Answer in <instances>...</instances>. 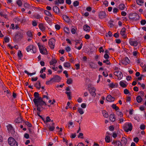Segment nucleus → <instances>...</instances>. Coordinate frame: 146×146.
<instances>
[{"label": "nucleus", "mask_w": 146, "mask_h": 146, "mask_svg": "<svg viewBox=\"0 0 146 146\" xmlns=\"http://www.w3.org/2000/svg\"><path fill=\"white\" fill-rule=\"evenodd\" d=\"M129 17L130 19L132 20L133 21H134L139 20V16L136 13H131L129 14Z\"/></svg>", "instance_id": "nucleus-3"}, {"label": "nucleus", "mask_w": 146, "mask_h": 146, "mask_svg": "<svg viewBox=\"0 0 146 146\" xmlns=\"http://www.w3.org/2000/svg\"><path fill=\"white\" fill-rule=\"evenodd\" d=\"M106 13L105 12L102 11L100 12L99 13V17L101 19H103L106 17Z\"/></svg>", "instance_id": "nucleus-14"}, {"label": "nucleus", "mask_w": 146, "mask_h": 146, "mask_svg": "<svg viewBox=\"0 0 146 146\" xmlns=\"http://www.w3.org/2000/svg\"><path fill=\"white\" fill-rule=\"evenodd\" d=\"M25 123L29 127H31L32 126V124L30 123H29V122L28 121H26L25 122Z\"/></svg>", "instance_id": "nucleus-63"}, {"label": "nucleus", "mask_w": 146, "mask_h": 146, "mask_svg": "<svg viewBox=\"0 0 146 146\" xmlns=\"http://www.w3.org/2000/svg\"><path fill=\"white\" fill-rule=\"evenodd\" d=\"M74 41L75 42V48L79 50H80L83 46L82 43L81 42V40L76 39Z\"/></svg>", "instance_id": "nucleus-5"}, {"label": "nucleus", "mask_w": 146, "mask_h": 146, "mask_svg": "<svg viewBox=\"0 0 146 146\" xmlns=\"http://www.w3.org/2000/svg\"><path fill=\"white\" fill-rule=\"evenodd\" d=\"M55 27L56 29L57 30L60 29V26L58 24L56 25H55Z\"/></svg>", "instance_id": "nucleus-64"}, {"label": "nucleus", "mask_w": 146, "mask_h": 146, "mask_svg": "<svg viewBox=\"0 0 146 146\" xmlns=\"http://www.w3.org/2000/svg\"><path fill=\"white\" fill-rule=\"evenodd\" d=\"M105 141L107 143H109L111 141V137L109 135H106L105 138Z\"/></svg>", "instance_id": "nucleus-26"}, {"label": "nucleus", "mask_w": 146, "mask_h": 146, "mask_svg": "<svg viewBox=\"0 0 146 146\" xmlns=\"http://www.w3.org/2000/svg\"><path fill=\"white\" fill-rule=\"evenodd\" d=\"M24 6L25 8L28 9L30 8L31 6L30 5L27 3H25L24 4Z\"/></svg>", "instance_id": "nucleus-50"}, {"label": "nucleus", "mask_w": 146, "mask_h": 146, "mask_svg": "<svg viewBox=\"0 0 146 146\" xmlns=\"http://www.w3.org/2000/svg\"><path fill=\"white\" fill-rule=\"evenodd\" d=\"M34 96L35 98L33 100V102L35 104H36L37 102H43V101L42 99V98L39 97V94L37 92H35L34 93Z\"/></svg>", "instance_id": "nucleus-2"}, {"label": "nucleus", "mask_w": 146, "mask_h": 146, "mask_svg": "<svg viewBox=\"0 0 146 146\" xmlns=\"http://www.w3.org/2000/svg\"><path fill=\"white\" fill-rule=\"evenodd\" d=\"M55 44V40L53 38H51L49 40L48 45L52 49H53Z\"/></svg>", "instance_id": "nucleus-8"}, {"label": "nucleus", "mask_w": 146, "mask_h": 146, "mask_svg": "<svg viewBox=\"0 0 146 146\" xmlns=\"http://www.w3.org/2000/svg\"><path fill=\"white\" fill-rule=\"evenodd\" d=\"M116 114L120 117H122L123 115L122 113L119 111H117L116 112Z\"/></svg>", "instance_id": "nucleus-46"}, {"label": "nucleus", "mask_w": 146, "mask_h": 146, "mask_svg": "<svg viewBox=\"0 0 146 146\" xmlns=\"http://www.w3.org/2000/svg\"><path fill=\"white\" fill-rule=\"evenodd\" d=\"M26 21L24 17H22L20 19V21L21 23H23L24 22Z\"/></svg>", "instance_id": "nucleus-62"}, {"label": "nucleus", "mask_w": 146, "mask_h": 146, "mask_svg": "<svg viewBox=\"0 0 146 146\" xmlns=\"http://www.w3.org/2000/svg\"><path fill=\"white\" fill-rule=\"evenodd\" d=\"M27 36L29 37L32 38L33 37L32 33L30 31L27 32Z\"/></svg>", "instance_id": "nucleus-48"}, {"label": "nucleus", "mask_w": 146, "mask_h": 146, "mask_svg": "<svg viewBox=\"0 0 146 146\" xmlns=\"http://www.w3.org/2000/svg\"><path fill=\"white\" fill-rule=\"evenodd\" d=\"M46 69V68L45 67H44L43 68H42L40 72V74H42L45 71V70Z\"/></svg>", "instance_id": "nucleus-60"}, {"label": "nucleus", "mask_w": 146, "mask_h": 146, "mask_svg": "<svg viewBox=\"0 0 146 146\" xmlns=\"http://www.w3.org/2000/svg\"><path fill=\"white\" fill-rule=\"evenodd\" d=\"M17 55L19 58H21L23 57V55L20 50H19L17 53Z\"/></svg>", "instance_id": "nucleus-41"}, {"label": "nucleus", "mask_w": 146, "mask_h": 146, "mask_svg": "<svg viewBox=\"0 0 146 146\" xmlns=\"http://www.w3.org/2000/svg\"><path fill=\"white\" fill-rule=\"evenodd\" d=\"M115 98L112 97L111 95H108L106 98V100L108 102H113L114 101Z\"/></svg>", "instance_id": "nucleus-13"}, {"label": "nucleus", "mask_w": 146, "mask_h": 146, "mask_svg": "<svg viewBox=\"0 0 146 146\" xmlns=\"http://www.w3.org/2000/svg\"><path fill=\"white\" fill-rule=\"evenodd\" d=\"M129 43L131 46H136L138 44L136 41L131 39H130L129 40Z\"/></svg>", "instance_id": "nucleus-12"}, {"label": "nucleus", "mask_w": 146, "mask_h": 146, "mask_svg": "<svg viewBox=\"0 0 146 146\" xmlns=\"http://www.w3.org/2000/svg\"><path fill=\"white\" fill-rule=\"evenodd\" d=\"M35 18L37 19H39L42 17V16L38 14L35 16Z\"/></svg>", "instance_id": "nucleus-55"}, {"label": "nucleus", "mask_w": 146, "mask_h": 146, "mask_svg": "<svg viewBox=\"0 0 146 146\" xmlns=\"http://www.w3.org/2000/svg\"><path fill=\"white\" fill-rule=\"evenodd\" d=\"M9 42V38L8 36H6L4 37V41L3 43L5 44V43H7Z\"/></svg>", "instance_id": "nucleus-42"}, {"label": "nucleus", "mask_w": 146, "mask_h": 146, "mask_svg": "<svg viewBox=\"0 0 146 146\" xmlns=\"http://www.w3.org/2000/svg\"><path fill=\"white\" fill-rule=\"evenodd\" d=\"M104 63H106L107 65H110L111 63L109 61V60L108 59H106L105 60H104L103 61Z\"/></svg>", "instance_id": "nucleus-47"}, {"label": "nucleus", "mask_w": 146, "mask_h": 146, "mask_svg": "<svg viewBox=\"0 0 146 146\" xmlns=\"http://www.w3.org/2000/svg\"><path fill=\"white\" fill-rule=\"evenodd\" d=\"M123 76L122 73L121 72H119L118 74L117 75V76L118 77V80H119L121 79L123 77Z\"/></svg>", "instance_id": "nucleus-34"}, {"label": "nucleus", "mask_w": 146, "mask_h": 146, "mask_svg": "<svg viewBox=\"0 0 146 146\" xmlns=\"http://www.w3.org/2000/svg\"><path fill=\"white\" fill-rule=\"evenodd\" d=\"M31 50H32V51H33V53H36V47L35 46H34L33 45V47H32V48Z\"/></svg>", "instance_id": "nucleus-53"}, {"label": "nucleus", "mask_w": 146, "mask_h": 146, "mask_svg": "<svg viewBox=\"0 0 146 146\" xmlns=\"http://www.w3.org/2000/svg\"><path fill=\"white\" fill-rule=\"evenodd\" d=\"M81 107L83 108H85L86 107V104L84 103H83L81 105Z\"/></svg>", "instance_id": "nucleus-59"}, {"label": "nucleus", "mask_w": 146, "mask_h": 146, "mask_svg": "<svg viewBox=\"0 0 146 146\" xmlns=\"http://www.w3.org/2000/svg\"><path fill=\"white\" fill-rule=\"evenodd\" d=\"M119 8L120 10H123L125 9V6L124 4L121 3L119 5Z\"/></svg>", "instance_id": "nucleus-24"}, {"label": "nucleus", "mask_w": 146, "mask_h": 146, "mask_svg": "<svg viewBox=\"0 0 146 146\" xmlns=\"http://www.w3.org/2000/svg\"><path fill=\"white\" fill-rule=\"evenodd\" d=\"M121 143L122 144V145H126L127 142V139L125 137H123L121 138Z\"/></svg>", "instance_id": "nucleus-19"}, {"label": "nucleus", "mask_w": 146, "mask_h": 146, "mask_svg": "<svg viewBox=\"0 0 146 146\" xmlns=\"http://www.w3.org/2000/svg\"><path fill=\"white\" fill-rule=\"evenodd\" d=\"M110 87L111 88H114L115 86V85L113 84V82L111 83L110 84H108Z\"/></svg>", "instance_id": "nucleus-57"}, {"label": "nucleus", "mask_w": 146, "mask_h": 146, "mask_svg": "<svg viewBox=\"0 0 146 146\" xmlns=\"http://www.w3.org/2000/svg\"><path fill=\"white\" fill-rule=\"evenodd\" d=\"M64 66L66 68H69L70 67V64L69 62H66L64 63Z\"/></svg>", "instance_id": "nucleus-32"}, {"label": "nucleus", "mask_w": 146, "mask_h": 146, "mask_svg": "<svg viewBox=\"0 0 146 146\" xmlns=\"http://www.w3.org/2000/svg\"><path fill=\"white\" fill-rule=\"evenodd\" d=\"M111 107L113 109H115L116 111H117L119 110V107L117 106L115 104H112L111 106Z\"/></svg>", "instance_id": "nucleus-35"}, {"label": "nucleus", "mask_w": 146, "mask_h": 146, "mask_svg": "<svg viewBox=\"0 0 146 146\" xmlns=\"http://www.w3.org/2000/svg\"><path fill=\"white\" fill-rule=\"evenodd\" d=\"M129 60L127 57H125L121 60V63L122 64L124 65H127L129 64Z\"/></svg>", "instance_id": "nucleus-11"}, {"label": "nucleus", "mask_w": 146, "mask_h": 146, "mask_svg": "<svg viewBox=\"0 0 146 146\" xmlns=\"http://www.w3.org/2000/svg\"><path fill=\"white\" fill-rule=\"evenodd\" d=\"M48 128L50 131H53L55 129V127L54 126H52L49 125L48 127Z\"/></svg>", "instance_id": "nucleus-43"}, {"label": "nucleus", "mask_w": 146, "mask_h": 146, "mask_svg": "<svg viewBox=\"0 0 146 146\" xmlns=\"http://www.w3.org/2000/svg\"><path fill=\"white\" fill-rule=\"evenodd\" d=\"M17 3L20 6H21L22 5V2L21 0H17Z\"/></svg>", "instance_id": "nucleus-52"}, {"label": "nucleus", "mask_w": 146, "mask_h": 146, "mask_svg": "<svg viewBox=\"0 0 146 146\" xmlns=\"http://www.w3.org/2000/svg\"><path fill=\"white\" fill-rule=\"evenodd\" d=\"M34 105L35 106L37 107V110L40 112L41 111L40 110L41 108H43L42 106L43 105H46V104L45 102L43 101V102H37L36 104H35V103H34Z\"/></svg>", "instance_id": "nucleus-6"}, {"label": "nucleus", "mask_w": 146, "mask_h": 146, "mask_svg": "<svg viewBox=\"0 0 146 146\" xmlns=\"http://www.w3.org/2000/svg\"><path fill=\"white\" fill-rule=\"evenodd\" d=\"M124 130L126 132L131 131L132 129V125L131 123H126L123 126Z\"/></svg>", "instance_id": "nucleus-1"}, {"label": "nucleus", "mask_w": 146, "mask_h": 146, "mask_svg": "<svg viewBox=\"0 0 146 146\" xmlns=\"http://www.w3.org/2000/svg\"><path fill=\"white\" fill-rule=\"evenodd\" d=\"M90 66L92 68H97V64L93 62H90V63L89 64Z\"/></svg>", "instance_id": "nucleus-18"}, {"label": "nucleus", "mask_w": 146, "mask_h": 146, "mask_svg": "<svg viewBox=\"0 0 146 146\" xmlns=\"http://www.w3.org/2000/svg\"><path fill=\"white\" fill-rule=\"evenodd\" d=\"M102 113L103 114L105 118H107L109 116L108 114L106 111L105 110H103V111H102Z\"/></svg>", "instance_id": "nucleus-29"}, {"label": "nucleus", "mask_w": 146, "mask_h": 146, "mask_svg": "<svg viewBox=\"0 0 146 146\" xmlns=\"http://www.w3.org/2000/svg\"><path fill=\"white\" fill-rule=\"evenodd\" d=\"M136 100L138 103H139L142 101L143 99L140 96H138L136 98Z\"/></svg>", "instance_id": "nucleus-28"}, {"label": "nucleus", "mask_w": 146, "mask_h": 146, "mask_svg": "<svg viewBox=\"0 0 146 146\" xmlns=\"http://www.w3.org/2000/svg\"><path fill=\"white\" fill-rule=\"evenodd\" d=\"M40 11H44V13L46 15L49 16L50 17H52V16L51 13L49 11L46 10H44V9H40Z\"/></svg>", "instance_id": "nucleus-16"}, {"label": "nucleus", "mask_w": 146, "mask_h": 146, "mask_svg": "<svg viewBox=\"0 0 146 146\" xmlns=\"http://www.w3.org/2000/svg\"><path fill=\"white\" fill-rule=\"evenodd\" d=\"M53 10L56 13L58 14L60 13V10L56 6H54L53 7Z\"/></svg>", "instance_id": "nucleus-17"}, {"label": "nucleus", "mask_w": 146, "mask_h": 146, "mask_svg": "<svg viewBox=\"0 0 146 146\" xmlns=\"http://www.w3.org/2000/svg\"><path fill=\"white\" fill-rule=\"evenodd\" d=\"M136 2L138 5H139V3H143V0H136Z\"/></svg>", "instance_id": "nucleus-54"}, {"label": "nucleus", "mask_w": 146, "mask_h": 146, "mask_svg": "<svg viewBox=\"0 0 146 146\" xmlns=\"http://www.w3.org/2000/svg\"><path fill=\"white\" fill-rule=\"evenodd\" d=\"M38 27L42 31H44L45 29V27L44 26L43 24L42 23H40Z\"/></svg>", "instance_id": "nucleus-21"}, {"label": "nucleus", "mask_w": 146, "mask_h": 146, "mask_svg": "<svg viewBox=\"0 0 146 146\" xmlns=\"http://www.w3.org/2000/svg\"><path fill=\"white\" fill-rule=\"evenodd\" d=\"M61 78L59 76L56 75L53 76V78H51V80H52V82H59L60 81Z\"/></svg>", "instance_id": "nucleus-10"}, {"label": "nucleus", "mask_w": 146, "mask_h": 146, "mask_svg": "<svg viewBox=\"0 0 146 146\" xmlns=\"http://www.w3.org/2000/svg\"><path fill=\"white\" fill-rule=\"evenodd\" d=\"M64 31L67 34H69L70 32V29L67 27H65L64 28Z\"/></svg>", "instance_id": "nucleus-37"}, {"label": "nucleus", "mask_w": 146, "mask_h": 146, "mask_svg": "<svg viewBox=\"0 0 146 146\" xmlns=\"http://www.w3.org/2000/svg\"><path fill=\"white\" fill-rule=\"evenodd\" d=\"M95 89H93L91 90V91L90 92V94L92 96L94 97H95L96 95V94L95 93Z\"/></svg>", "instance_id": "nucleus-33"}, {"label": "nucleus", "mask_w": 146, "mask_h": 146, "mask_svg": "<svg viewBox=\"0 0 146 146\" xmlns=\"http://www.w3.org/2000/svg\"><path fill=\"white\" fill-rule=\"evenodd\" d=\"M36 88L38 89H40L41 88L40 84V81H38L36 84L35 85Z\"/></svg>", "instance_id": "nucleus-27"}, {"label": "nucleus", "mask_w": 146, "mask_h": 146, "mask_svg": "<svg viewBox=\"0 0 146 146\" xmlns=\"http://www.w3.org/2000/svg\"><path fill=\"white\" fill-rule=\"evenodd\" d=\"M124 93L125 94H128L129 93V91L127 89H125L124 90Z\"/></svg>", "instance_id": "nucleus-56"}, {"label": "nucleus", "mask_w": 146, "mask_h": 146, "mask_svg": "<svg viewBox=\"0 0 146 146\" xmlns=\"http://www.w3.org/2000/svg\"><path fill=\"white\" fill-rule=\"evenodd\" d=\"M123 81H121L119 82V85L120 86L123 88H125L127 85L125 84L123 82Z\"/></svg>", "instance_id": "nucleus-30"}, {"label": "nucleus", "mask_w": 146, "mask_h": 146, "mask_svg": "<svg viewBox=\"0 0 146 146\" xmlns=\"http://www.w3.org/2000/svg\"><path fill=\"white\" fill-rule=\"evenodd\" d=\"M122 144L119 141H117L116 142V146H121Z\"/></svg>", "instance_id": "nucleus-49"}, {"label": "nucleus", "mask_w": 146, "mask_h": 146, "mask_svg": "<svg viewBox=\"0 0 146 146\" xmlns=\"http://www.w3.org/2000/svg\"><path fill=\"white\" fill-rule=\"evenodd\" d=\"M32 47H33V45H30L29 46H28L26 48L27 51L29 52V51L31 50Z\"/></svg>", "instance_id": "nucleus-36"}, {"label": "nucleus", "mask_w": 146, "mask_h": 146, "mask_svg": "<svg viewBox=\"0 0 146 146\" xmlns=\"http://www.w3.org/2000/svg\"><path fill=\"white\" fill-rule=\"evenodd\" d=\"M37 44L40 53L42 54L46 55L47 52L46 48L39 43H38Z\"/></svg>", "instance_id": "nucleus-4"}, {"label": "nucleus", "mask_w": 146, "mask_h": 146, "mask_svg": "<svg viewBox=\"0 0 146 146\" xmlns=\"http://www.w3.org/2000/svg\"><path fill=\"white\" fill-rule=\"evenodd\" d=\"M72 80L71 78L68 79L66 83L68 84H70L72 83Z\"/></svg>", "instance_id": "nucleus-44"}, {"label": "nucleus", "mask_w": 146, "mask_h": 146, "mask_svg": "<svg viewBox=\"0 0 146 146\" xmlns=\"http://www.w3.org/2000/svg\"><path fill=\"white\" fill-rule=\"evenodd\" d=\"M57 61L56 60L53 59H52L51 61L50 62V65H53L54 64H56V63L57 62Z\"/></svg>", "instance_id": "nucleus-39"}, {"label": "nucleus", "mask_w": 146, "mask_h": 146, "mask_svg": "<svg viewBox=\"0 0 146 146\" xmlns=\"http://www.w3.org/2000/svg\"><path fill=\"white\" fill-rule=\"evenodd\" d=\"M109 118L110 120L112 121L113 122L115 120V117L114 115L111 114L109 116Z\"/></svg>", "instance_id": "nucleus-23"}, {"label": "nucleus", "mask_w": 146, "mask_h": 146, "mask_svg": "<svg viewBox=\"0 0 146 146\" xmlns=\"http://www.w3.org/2000/svg\"><path fill=\"white\" fill-rule=\"evenodd\" d=\"M83 29L85 31H86L87 32H88L90 30V28L88 25H86L84 26Z\"/></svg>", "instance_id": "nucleus-15"}, {"label": "nucleus", "mask_w": 146, "mask_h": 146, "mask_svg": "<svg viewBox=\"0 0 146 146\" xmlns=\"http://www.w3.org/2000/svg\"><path fill=\"white\" fill-rule=\"evenodd\" d=\"M10 145L11 146H18V143L14 139L10 137Z\"/></svg>", "instance_id": "nucleus-9"}, {"label": "nucleus", "mask_w": 146, "mask_h": 146, "mask_svg": "<svg viewBox=\"0 0 146 146\" xmlns=\"http://www.w3.org/2000/svg\"><path fill=\"white\" fill-rule=\"evenodd\" d=\"M23 32L22 31H20L17 32L15 35L16 39L18 41L20 40L23 37Z\"/></svg>", "instance_id": "nucleus-7"}, {"label": "nucleus", "mask_w": 146, "mask_h": 146, "mask_svg": "<svg viewBox=\"0 0 146 146\" xmlns=\"http://www.w3.org/2000/svg\"><path fill=\"white\" fill-rule=\"evenodd\" d=\"M22 121V119L21 117H19L16 120V123H19Z\"/></svg>", "instance_id": "nucleus-61"}, {"label": "nucleus", "mask_w": 146, "mask_h": 146, "mask_svg": "<svg viewBox=\"0 0 146 146\" xmlns=\"http://www.w3.org/2000/svg\"><path fill=\"white\" fill-rule=\"evenodd\" d=\"M109 129L110 131H113L114 130V127L113 125H111L109 127Z\"/></svg>", "instance_id": "nucleus-58"}, {"label": "nucleus", "mask_w": 146, "mask_h": 146, "mask_svg": "<svg viewBox=\"0 0 146 146\" xmlns=\"http://www.w3.org/2000/svg\"><path fill=\"white\" fill-rule=\"evenodd\" d=\"M10 132H11L12 134H14L15 132L14 128L10 124Z\"/></svg>", "instance_id": "nucleus-22"}, {"label": "nucleus", "mask_w": 146, "mask_h": 146, "mask_svg": "<svg viewBox=\"0 0 146 146\" xmlns=\"http://www.w3.org/2000/svg\"><path fill=\"white\" fill-rule=\"evenodd\" d=\"M78 110L79 112L81 115L83 114L84 113L83 110L81 108H78Z\"/></svg>", "instance_id": "nucleus-40"}, {"label": "nucleus", "mask_w": 146, "mask_h": 146, "mask_svg": "<svg viewBox=\"0 0 146 146\" xmlns=\"http://www.w3.org/2000/svg\"><path fill=\"white\" fill-rule=\"evenodd\" d=\"M79 2L77 1H75L74 2L73 5L74 7H76L79 5Z\"/></svg>", "instance_id": "nucleus-38"}, {"label": "nucleus", "mask_w": 146, "mask_h": 146, "mask_svg": "<svg viewBox=\"0 0 146 146\" xmlns=\"http://www.w3.org/2000/svg\"><path fill=\"white\" fill-rule=\"evenodd\" d=\"M140 23L142 25H144L146 23V21L145 20H142L141 21Z\"/></svg>", "instance_id": "nucleus-51"}, {"label": "nucleus", "mask_w": 146, "mask_h": 146, "mask_svg": "<svg viewBox=\"0 0 146 146\" xmlns=\"http://www.w3.org/2000/svg\"><path fill=\"white\" fill-rule=\"evenodd\" d=\"M24 72L25 73L27 74L28 75H30V76H32V75H34L36 73V72H35L32 73H29L27 70H25L24 71Z\"/></svg>", "instance_id": "nucleus-31"}, {"label": "nucleus", "mask_w": 146, "mask_h": 146, "mask_svg": "<svg viewBox=\"0 0 146 146\" xmlns=\"http://www.w3.org/2000/svg\"><path fill=\"white\" fill-rule=\"evenodd\" d=\"M126 29L125 27H123L122 29L120 32L121 35L123 36L124 37L125 36V32Z\"/></svg>", "instance_id": "nucleus-25"}, {"label": "nucleus", "mask_w": 146, "mask_h": 146, "mask_svg": "<svg viewBox=\"0 0 146 146\" xmlns=\"http://www.w3.org/2000/svg\"><path fill=\"white\" fill-rule=\"evenodd\" d=\"M51 121V119L50 118V117L49 116H47L46 117V120L45 121H44V123H48L49 122H50Z\"/></svg>", "instance_id": "nucleus-45"}, {"label": "nucleus", "mask_w": 146, "mask_h": 146, "mask_svg": "<svg viewBox=\"0 0 146 146\" xmlns=\"http://www.w3.org/2000/svg\"><path fill=\"white\" fill-rule=\"evenodd\" d=\"M62 17L64 20L66 22L68 23L70 22V19L67 16L64 15L62 16Z\"/></svg>", "instance_id": "nucleus-20"}]
</instances>
